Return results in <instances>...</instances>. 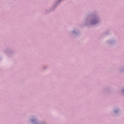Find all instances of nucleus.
<instances>
[{
    "label": "nucleus",
    "instance_id": "f257e3e1",
    "mask_svg": "<svg viewBox=\"0 0 124 124\" xmlns=\"http://www.w3.org/2000/svg\"><path fill=\"white\" fill-rule=\"evenodd\" d=\"M123 92H124V90H123Z\"/></svg>",
    "mask_w": 124,
    "mask_h": 124
}]
</instances>
